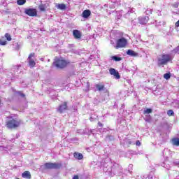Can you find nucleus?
<instances>
[{"label": "nucleus", "instance_id": "nucleus-1", "mask_svg": "<svg viewBox=\"0 0 179 179\" xmlns=\"http://www.w3.org/2000/svg\"><path fill=\"white\" fill-rule=\"evenodd\" d=\"M6 122V127L8 129H17L22 125V120L17 118H13L12 116H8Z\"/></svg>", "mask_w": 179, "mask_h": 179}, {"label": "nucleus", "instance_id": "nucleus-2", "mask_svg": "<svg viewBox=\"0 0 179 179\" xmlns=\"http://www.w3.org/2000/svg\"><path fill=\"white\" fill-rule=\"evenodd\" d=\"M170 62H173V57L169 53H162L157 58V66H164Z\"/></svg>", "mask_w": 179, "mask_h": 179}, {"label": "nucleus", "instance_id": "nucleus-3", "mask_svg": "<svg viewBox=\"0 0 179 179\" xmlns=\"http://www.w3.org/2000/svg\"><path fill=\"white\" fill-rule=\"evenodd\" d=\"M71 64L68 60L64 59L62 57H56L52 63V66H55L57 69H64Z\"/></svg>", "mask_w": 179, "mask_h": 179}, {"label": "nucleus", "instance_id": "nucleus-4", "mask_svg": "<svg viewBox=\"0 0 179 179\" xmlns=\"http://www.w3.org/2000/svg\"><path fill=\"white\" fill-rule=\"evenodd\" d=\"M45 170H58L62 167V164L59 163L46 162L44 164Z\"/></svg>", "mask_w": 179, "mask_h": 179}, {"label": "nucleus", "instance_id": "nucleus-5", "mask_svg": "<svg viewBox=\"0 0 179 179\" xmlns=\"http://www.w3.org/2000/svg\"><path fill=\"white\" fill-rule=\"evenodd\" d=\"M127 45H128V41L122 37L117 41L115 48L116 50H118V48H125Z\"/></svg>", "mask_w": 179, "mask_h": 179}, {"label": "nucleus", "instance_id": "nucleus-6", "mask_svg": "<svg viewBox=\"0 0 179 179\" xmlns=\"http://www.w3.org/2000/svg\"><path fill=\"white\" fill-rule=\"evenodd\" d=\"M24 13L31 17L37 16V10L36 8H27L24 10Z\"/></svg>", "mask_w": 179, "mask_h": 179}, {"label": "nucleus", "instance_id": "nucleus-7", "mask_svg": "<svg viewBox=\"0 0 179 179\" xmlns=\"http://www.w3.org/2000/svg\"><path fill=\"white\" fill-rule=\"evenodd\" d=\"M68 110V102L64 101L62 104H60L58 107L57 111L62 114L63 113H65Z\"/></svg>", "mask_w": 179, "mask_h": 179}, {"label": "nucleus", "instance_id": "nucleus-8", "mask_svg": "<svg viewBox=\"0 0 179 179\" xmlns=\"http://www.w3.org/2000/svg\"><path fill=\"white\" fill-rule=\"evenodd\" d=\"M109 73L115 76V79H120L121 78V76H120V73H118V71H117V70H115V69L114 68H110L109 69Z\"/></svg>", "mask_w": 179, "mask_h": 179}, {"label": "nucleus", "instance_id": "nucleus-9", "mask_svg": "<svg viewBox=\"0 0 179 179\" xmlns=\"http://www.w3.org/2000/svg\"><path fill=\"white\" fill-rule=\"evenodd\" d=\"M73 36L74 38L79 39L82 38V32L78 29L73 30Z\"/></svg>", "mask_w": 179, "mask_h": 179}, {"label": "nucleus", "instance_id": "nucleus-10", "mask_svg": "<svg viewBox=\"0 0 179 179\" xmlns=\"http://www.w3.org/2000/svg\"><path fill=\"white\" fill-rule=\"evenodd\" d=\"M149 22V17L145 16V17H141L138 18V23L140 24H146Z\"/></svg>", "mask_w": 179, "mask_h": 179}, {"label": "nucleus", "instance_id": "nucleus-11", "mask_svg": "<svg viewBox=\"0 0 179 179\" xmlns=\"http://www.w3.org/2000/svg\"><path fill=\"white\" fill-rule=\"evenodd\" d=\"M73 157L77 160H82L83 159V155L80 152H74Z\"/></svg>", "mask_w": 179, "mask_h": 179}, {"label": "nucleus", "instance_id": "nucleus-12", "mask_svg": "<svg viewBox=\"0 0 179 179\" xmlns=\"http://www.w3.org/2000/svg\"><path fill=\"white\" fill-rule=\"evenodd\" d=\"M91 15L92 12L90 10H85L82 13L83 17H84V19H87Z\"/></svg>", "mask_w": 179, "mask_h": 179}, {"label": "nucleus", "instance_id": "nucleus-13", "mask_svg": "<svg viewBox=\"0 0 179 179\" xmlns=\"http://www.w3.org/2000/svg\"><path fill=\"white\" fill-rule=\"evenodd\" d=\"M22 178L30 179L31 178V174L29 171H25L24 173H22Z\"/></svg>", "mask_w": 179, "mask_h": 179}, {"label": "nucleus", "instance_id": "nucleus-14", "mask_svg": "<svg viewBox=\"0 0 179 179\" xmlns=\"http://www.w3.org/2000/svg\"><path fill=\"white\" fill-rule=\"evenodd\" d=\"M95 86L98 92H101L106 90V86L104 84H96Z\"/></svg>", "mask_w": 179, "mask_h": 179}, {"label": "nucleus", "instance_id": "nucleus-15", "mask_svg": "<svg viewBox=\"0 0 179 179\" xmlns=\"http://www.w3.org/2000/svg\"><path fill=\"white\" fill-rule=\"evenodd\" d=\"M127 55H129L130 57H138V53L131 49L128 50L127 51Z\"/></svg>", "mask_w": 179, "mask_h": 179}, {"label": "nucleus", "instance_id": "nucleus-16", "mask_svg": "<svg viewBox=\"0 0 179 179\" xmlns=\"http://www.w3.org/2000/svg\"><path fill=\"white\" fill-rule=\"evenodd\" d=\"M38 9L41 12H45L47 10V4H40Z\"/></svg>", "mask_w": 179, "mask_h": 179}, {"label": "nucleus", "instance_id": "nucleus-17", "mask_svg": "<svg viewBox=\"0 0 179 179\" xmlns=\"http://www.w3.org/2000/svg\"><path fill=\"white\" fill-rule=\"evenodd\" d=\"M172 145L173 146H179V138H173L171 140Z\"/></svg>", "mask_w": 179, "mask_h": 179}, {"label": "nucleus", "instance_id": "nucleus-18", "mask_svg": "<svg viewBox=\"0 0 179 179\" xmlns=\"http://www.w3.org/2000/svg\"><path fill=\"white\" fill-rule=\"evenodd\" d=\"M57 8L60 9V10H65V9H66V5L64 3L57 4Z\"/></svg>", "mask_w": 179, "mask_h": 179}, {"label": "nucleus", "instance_id": "nucleus-19", "mask_svg": "<svg viewBox=\"0 0 179 179\" xmlns=\"http://www.w3.org/2000/svg\"><path fill=\"white\" fill-rule=\"evenodd\" d=\"M29 66L30 68H34V66H36V62L33 59H30L29 62Z\"/></svg>", "mask_w": 179, "mask_h": 179}, {"label": "nucleus", "instance_id": "nucleus-20", "mask_svg": "<svg viewBox=\"0 0 179 179\" xmlns=\"http://www.w3.org/2000/svg\"><path fill=\"white\" fill-rule=\"evenodd\" d=\"M111 59H113V61H115L116 62H118L120 61H122V58L117 56H112Z\"/></svg>", "mask_w": 179, "mask_h": 179}, {"label": "nucleus", "instance_id": "nucleus-21", "mask_svg": "<svg viewBox=\"0 0 179 179\" xmlns=\"http://www.w3.org/2000/svg\"><path fill=\"white\" fill-rule=\"evenodd\" d=\"M5 38H6L7 41H12V36L8 33L5 34Z\"/></svg>", "mask_w": 179, "mask_h": 179}, {"label": "nucleus", "instance_id": "nucleus-22", "mask_svg": "<svg viewBox=\"0 0 179 179\" xmlns=\"http://www.w3.org/2000/svg\"><path fill=\"white\" fill-rule=\"evenodd\" d=\"M164 78L166 80H169V79H170V78H171V73H166L164 74Z\"/></svg>", "mask_w": 179, "mask_h": 179}, {"label": "nucleus", "instance_id": "nucleus-23", "mask_svg": "<svg viewBox=\"0 0 179 179\" xmlns=\"http://www.w3.org/2000/svg\"><path fill=\"white\" fill-rule=\"evenodd\" d=\"M153 113V110L151 108H147L143 111V114H152Z\"/></svg>", "mask_w": 179, "mask_h": 179}, {"label": "nucleus", "instance_id": "nucleus-24", "mask_svg": "<svg viewBox=\"0 0 179 179\" xmlns=\"http://www.w3.org/2000/svg\"><path fill=\"white\" fill-rule=\"evenodd\" d=\"M167 115H169V117H173L174 116V111H173V110L170 109L167 111Z\"/></svg>", "mask_w": 179, "mask_h": 179}, {"label": "nucleus", "instance_id": "nucleus-25", "mask_svg": "<svg viewBox=\"0 0 179 179\" xmlns=\"http://www.w3.org/2000/svg\"><path fill=\"white\" fill-rule=\"evenodd\" d=\"M17 5L22 6L26 3V0H17Z\"/></svg>", "mask_w": 179, "mask_h": 179}, {"label": "nucleus", "instance_id": "nucleus-26", "mask_svg": "<svg viewBox=\"0 0 179 179\" xmlns=\"http://www.w3.org/2000/svg\"><path fill=\"white\" fill-rule=\"evenodd\" d=\"M6 44H8V42L6 41L0 39V45H6Z\"/></svg>", "mask_w": 179, "mask_h": 179}, {"label": "nucleus", "instance_id": "nucleus-27", "mask_svg": "<svg viewBox=\"0 0 179 179\" xmlns=\"http://www.w3.org/2000/svg\"><path fill=\"white\" fill-rule=\"evenodd\" d=\"M172 51L174 54H177L179 52V46L175 48Z\"/></svg>", "mask_w": 179, "mask_h": 179}, {"label": "nucleus", "instance_id": "nucleus-28", "mask_svg": "<svg viewBox=\"0 0 179 179\" xmlns=\"http://www.w3.org/2000/svg\"><path fill=\"white\" fill-rule=\"evenodd\" d=\"M34 55H36V54L34 52L30 53L28 57V59H31V58H33V57H34Z\"/></svg>", "mask_w": 179, "mask_h": 179}, {"label": "nucleus", "instance_id": "nucleus-29", "mask_svg": "<svg viewBox=\"0 0 179 179\" xmlns=\"http://www.w3.org/2000/svg\"><path fill=\"white\" fill-rule=\"evenodd\" d=\"M15 50H20V44H19V43H16Z\"/></svg>", "mask_w": 179, "mask_h": 179}, {"label": "nucleus", "instance_id": "nucleus-30", "mask_svg": "<svg viewBox=\"0 0 179 179\" xmlns=\"http://www.w3.org/2000/svg\"><path fill=\"white\" fill-rule=\"evenodd\" d=\"M17 94H20V96H21V97H25L26 96V95H24V94H23L20 92H18Z\"/></svg>", "mask_w": 179, "mask_h": 179}, {"label": "nucleus", "instance_id": "nucleus-31", "mask_svg": "<svg viewBox=\"0 0 179 179\" xmlns=\"http://www.w3.org/2000/svg\"><path fill=\"white\" fill-rule=\"evenodd\" d=\"M136 146H141V141H139V140L136 141Z\"/></svg>", "mask_w": 179, "mask_h": 179}, {"label": "nucleus", "instance_id": "nucleus-32", "mask_svg": "<svg viewBox=\"0 0 179 179\" xmlns=\"http://www.w3.org/2000/svg\"><path fill=\"white\" fill-rule=\"evenodd\" d=\"M73 179H79V176L75 175V176L73 177Z\"/></svg>", "mask_w": 179, "mask_h": 179}, {"label": "nucleus", "instance_id": "nucleus-33", "mask_svg": "<svg viewBox=\"0 0 179 179\" xmlns=\"http://www.w3.org/2000/svg\"><path fill=\"white\" fill-rule=\"evenodd\" d=\"M176 27H179V20L175 23Z\"/></svg>", "mask_w": 179, "mask_h": 179}, {"label": "nucleus", "instance_id": "nucleus-34", "mask_svg": "<svg viewBox=\"0 0 179 179\" xmlns=\"http://www.w3.org/2000/svg\"><path fill=\"white\" fill-rule=\"evenodd\" d=\"M98 125L101 127H103V123H101V122H99Z\"/></svg>", "mask_w": 179, "mask_h": 179}, {"label": "nucleus", "instance_id": "nucleus-35", "mask_svg": "<svg viewBox=\"0 0 179 179\" xmlns=\"http://www.w3.org/2000/svg\"><path fill=\"white\" fill-rule=\"evenodd\" d=\"M173 8H178V3H175L173 5Z\"/></svg>", "mask_w": 179, "mask_h": 179}, {"label": "nucleus", "instance_id": "nucleus-36", "mask_svg": "<svg viewBox=\"0 0 179 179\" xmlns=\"http://www.w3.org/2000/svg\"><path fill=\"white\" fill-rule=\"evenodd\" d=\"M0 106H1V99H0Z\"/></svg>", "mask_w": 179, "mask_h": 179}, {"label": "nucleus", "instance_id": "nucleus-37", "mask_svg": "<svg viewBox=\"0 0 179 179\" xmlns=\"http://www.w3.org/2000/svg\"><path fill=\"white\" fill-rule=\"evenodd\" d=\"M16 179H20V178H17Z\"/></svg>", "mask_w": 179, "mask_h": 179}, {"label": "nucleus", "instance_id": "nucleus-38", "mask_svg": "<svg viewBox=\"0 0 179 179\" xmlns=\"http://www.w3.org/2000/svg\"><path fill=\"white\" fill-rule=\"evenodd\" d=\"M129 144H131V142H129Z\"/></svg>", "mask_w": 179, "mask_h": 179}]
</instances>
